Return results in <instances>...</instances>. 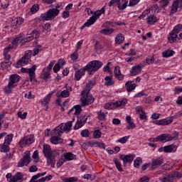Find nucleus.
I'll return each instance as SVG.
<instances>
[{
    "instance_id": "obj_1",
    "label": "nucleus",
    "mask_w": 182,
    "mask_h": 182,
    "mask_svg": "<svg viewBox=\"0 0 182 182\" xmlns=\"http://www.w3.org/2000/svg\"><path fill=\"white\" fill-rule=\"evenodd\" d=\"M43 153L46 159L47 164L53 168H55L56 157L59 156V152L56 151V150H52L50 146L48 144H44Z\"/></svg>"
},
{
    "instance_id": "obj_2",
    "label": "nucleus",
    "mask_w": 182,
    "mask_h": 182,
    "mask_svg": "<svg viewBox=\"0 0 182 182\" xmlns=\"http://www.w3.org/2000/svg\"><path fill=\"white\" fill-rule=\"evenodd\" d=\"M103 66V63L100 60H92L87 63V65L84 67L85 70L88 72L89 75H93L95 72H97L100 68Z\"/></svg>"
},
{
    "instance_id": "obj_3",
    "label": "nucleus",
    "mask_w": 182,
    "mask_h": 182,
    "mask_svg": "<svg viewBox=\"0 0 182 182\" xmlns=\"http://www.w3.org/2000/svg\"><path fill=\"white\" fill-rule=\"evenodd\" d=\"M80 102V106H81V107H85V106H89V105H92V103L95 102V98H93V96L90 95V92H82Z\"/></svg>"
},
{
    "instance_id": "obj_4",
    "label": "nucleus",
    "mask_w": 182,
    "mask_h": 182,
    "mask_svg": "<svg viewBox=\"0 0 182 182\" xmlns=\"http://www.w3.org/2000/svg\"><path fill=\"white\" fill-rule=\"evenodd\" d=\"M59 12L58 9H49L47 12L42 14L40 18H41L42 21H53L54 18L59 15Z\"/></svg>"
},
{
    "instance_id": "obj_5",
    "label": "nucleus",
    "mask_w": 182,
    "mask_h": 182,
    "mask_svg": "<svg viewBox=\"0 0 182 182\" xmlns=\"http://www.w3.org/2000/svg\"><path fill=\"white\" fill-rule=\"evenodd\" d=\"M32 56V50H27L25 52L24 55L20 59L15 65V68H22L25 65H28L31 62V58Z\"/></svg>"
},
{
    "instance_id": "obj_6",
    "label": "nucleus",
    "mask_w": 182,
    "mask_h": 182,
    "mask_svg": "<svg viewBox=\"0 0 182 182\" xmlns=\"http://www.w3.org/2000/svg\"><path fill=\"white\" fill-rule=\"evenodd\" d=\"M72 129V121H69L65 125H59L54 129V135L60 136L63 132L70 131Z\"/></svg>"
},
{
    "instance_id": "obj_7",
    "label": "nucleus",
    "mask_w": 182,
    "mask_h": 182,
    "mask_svg": "<svg viewBox=\"0 0 182 182\" xmlns=\"http://www.w3.org/2000/svg\"><path fill=\"white\" fill-rule=\"evenodd\" d=\"M126 103H127V100L124 99L115 102H108L104 106V107L107 110H114L117 107H124V106H126Z\"/></svg>"
},
{
    "instance_id": "obj_8",
    "label": "nucleus",
    "mask_w": 182,
    "mask_h": 182,
    "mask_svg": "<svg viewBox=\"0 0 182 182\" xmlns=\"http://www.w3.org/2000/svg\"><path fill=\"white\" fill-rule=\"evenodd\" d=\"M31 161V151H27L25 152V155L18 162L17 167H25V166H28Z\"/></svg>"
},
{
    "instance_id": "obj_9",
    "label": "nucleus",
    "mask_w": 182,
    "mask_h": 182,
    "mask_svg": "<svg viewBox=\"0 0 182 182\" xmlns=\"http://www.w3.org/2000/svg\"><path fill=\"white\" fill-rule=\"evenodd\" d=\"M35 141V136L33 135H27L20 140L18 146L23 149L28 145L32 144Z\"/></svg>"
},
{
    "instance_id": "obj_10",
    "label": "nucleus",
    "mask_w": 182,
    "mask_h": 182,
    "mask_svg": "<svg viewBox=\"0 0 182 182\" xmlns=\"http://www.w3.org/2000/svg\"><path fill=\"white\" fill-rule=\"evenodd\" d=\"M8 182H21L23 179V174L21 172H17L14 176H12L11 173L6 175Z\"/></svg>"
},
{
    "instance_id": "obj_11",
    "label": "nucleus",
    "mask_w": 182,
    "mask_h": 182,
    "mask_svg": "<svg viewBox=\"0 0 182 182\" xmlns=\"http://www.w3.org/2000/svg\"><path fill=\"white\" fill-rule=\"evenodd\" d=\"M21 77L17 74H13L9 76V81L7 85V87L9 90H12L15 86H16V83L19 82Z\"/></svg>"
},
{
    "instance_id": "obj_12",
    "label": "nucleus",
    "mask_w": 182,
    "mask_h": 182,
    "mask_svg": "<svg viewBox=\"0 0 182 182\" xmlns=\"http://www.w3.org/2000/svg\"><path fill=\"white\" fill-rule=\"evenodd\" d=\"M22 73H28L31 82H36L35 72L36 71V65H33L31 68H21Z\"/></svg>"
},
{
    "instance_id": "obj_13",
    "label": "nucleus",
    "mask_w": 182,
    "mask_h": 182,
    "mask_svg": "<svg viewBox=\"0 0 182 182\" xmlns=\"http://www.w3.org/2000/svg\"><path fill=\"white\" fill-rule=\"evenodd\" d=\"M31 41H33V36H28L23 39H22V37H16L12 41L11 46L12 48H16V46H18L21 42L25 43L26 42H31Z\"/></svg>"
},
{
    "instance_id": "obj_14",
    "label": "nucleus",
    "mask_w": 182,
    "mask_h": 182,
    "mask_svg": "<svg viewBox=\"0 0 182 182\" xmlns=\"http://www.w3.org/2000/svg\"><path fill=\"white\" fill-rule=\"evenodd\" d=\"M53 95V92L49 93L43 100H41L38 102L43 107H46V111H48V109L49 108V103H50V99H52Z\"/></svg>"
},
{
    "instance_id": "obj_15",
    "label": "nucleus",
    "mask_w": 182,
    "mask_h": 182,
    "mask_svg": "<svg viewBox=\"0 0 182 182\" xmlns=\"http://www.w3.org/2000/svg\"><path fill=\"white\" fill-rule=\"evenodd\" d=\"M86 122H87V117L85 115L80 116L79 118L77 119V121L75 125L73 127L74 130H77L80 129V127H83Z\"/></svg>"
},
{
    "instance_id": "obj_16",
    "label": "nucleus",
    "mask_w": 182,
    "mask_h": 182,
    "mask_svg": "<svg viewBox=\"0 0 182 182\" xmlns=\"http://www.w3.org/2000/svg\"><path fill=\"white\" fill-rule=\"evenodd\" d=\"M144 68V65L141 64L133 66L129 71V75L137 76V75L141 73V70H143Z\"/></svg>"
},
{
    "instance_id": "obj_17",
    "label": "nucleus",
    "mask_w": 182,
    "mask_h": 182,
    "mask_svg": "<svg viewBox=\"0 0 182 182\" xmlns=\"http://www.w3.org/2000/svg\"><path fill=\"white\" fill-rule=\"evenodd\" d=\"M164 164V159L163 157H159L154 159H152L151 165V170H156L158 167H160L161 164Z\"/></svg>"
},
{
    "instance_id": "obj_18",
    "label": "nucleus",
    "mask_w": 182,
    "mask_h": 182,
    "mask_svg": "<svg viewBox=\"0 0 182 182\" xmlns=\"http://www.w3.org/2000/svg\"><path fill=\"white\" fill-rule=\"evenodd\" d=\"M120 160L123 161L124 167L127 166V163H132L134 160V156L133 154L124 155L122 154L119 156Z\"/></svg>"
},
{
    "instance_id": "obj_19",
    "label": "nucleus",
    "mask_w": 182,
    "mask_h": 182,
    "mask_svg": "<svg viewBox=\"0 0 182 182\" xmlns=\"http://www.w3.org/2000/svg\"><path fill=\"white\" fill-rule=\"evenodd\" d=\"M96 21H97V18H96L95 16H92L90 19H88L87 21V22H85L82 27L80 28L81 31H83V29H85V28H89V26H90L91 25H93V23H95L96 22Z\"/></svg>"
},
{
    "instance_id": "obj_20",
    "label": "nucleus",
    "mask_w": 182,
    "mask_h": 182,
    "mask_svg": "<svg viewBox=\"0 0 182 182\" xmlns=\"http://www.w3.org/2000/svg\"><path fill=\"white\" fill-rule=\"evenodd\" d=\"M158 139H159V141L166 143L167 141H171V140H173V139H176V137L171 136H170V134H162L158 136Z\"/></svg>"
},
{
    "instance_id": "obj_21",
    "label": "nucleus",
    "mask_w": 182,
    "mask_h": 182,
    "mask_svg": "<svg viewBox=\"0 0 182 182\" xmlns=\"http://www.w3.org/2000/svg\"><path fill=\"white\" fill-rule=\"evenodd\" d=\"M178 4H180L179 0H176L173 2L172 6L171 7L169 16H173L174 14H177V11H178Z\"/></svg>"
},
{
    "instance_id": "obj_22",
    "label": "nucleus",
    "mask_w": 182,
    "mask_h": 182,
    "mask_svg": "<svg viewBox=\"0 0 182 182\" xmlns=\"http://www.w3.org/2000/svg\"><path fill=\"white\" fill-rule=\"evenodd\" d=\"M53 134L54 136H52L50 139L52 144H60L63 143L62 138L58 136V135H55V129L53 130Z\"/></svg>"
},
{
    "instance_id": "obj_23",
    "label": "nucleus",
    "mask_w": 182,
    "mask_h": 182,
    "mask_svg": "<svg viewBox=\"0 0 182 182\" xmlns=\"http://www.w3.org/2000/svg\"><path fill=\"white\" fill-rule=\"evenodd\" d=\"M80 112H82V106H80V105H75L73 108H71L68 113V114H70V113H73V114L77 116L80 114Z\"/></svg>"
},
{
    "instance_id": "obj_24",
    "label": "nucleus",
    "mask_w": 182,
    "mask_h": 182,
    "mask_svg": "<svg viewBox=\"0 0 182 182\" xmlns=\"http://www.w3.org/2000/svg\"><path fill=\"white\" fill-rule=\"evenodd\" d=\"M86 70L85 67L82 68L77 70L75 73V79L76 80H79L80 79H82V76H85Z\"/></svg>"
},
{
    "instance_id": "obj_25",
    "label": "nucleus",
    "mask_w": 182,
    "mask_h": 182,
    "mask_svg": "<svg viewBox=\"0 0 182 182\" xmlns=\"http://www.w3.org/2000/svg\"><path fill=\"white\" fill-rule=\"evenodd\" d=\"M164 151L165 153H171V151H177V146L174 144L168 145L164 147Z\"/></svg>"
},
{
    "instance_id": "obj_26",
    "label": "nucleus",
    "mask_w": 182,
    "mask_h": 182,
    "mask_svg": "<svg viewBox=\"0 0 182 182\" xmlns=\"http://www.w3.org/2000/svg\"><path fill=\"white\" fill-rule=\"evenodd\" d=\"M114 75L115 77L118 79V80H123V79H124V75H122V72L120 71V67L119 66L115 67Z\"/></svg>"
},
{
    "instance_id": "obj_27",
    "label": "nucleus",
    "mask_w": 182,
    "mask_h": 182,
    "mask_svg": "<svg viewBox=\"0 0 182 182\" xmlns=\"http://www.w3.org/2000/svg\"><path fill=\"white\" fill-rule=\"evenodd\" d=\"M127 4H129L128 0H122L121 2L120 1H119L117 2L118 9H119V11H123V9H126L127 8Z\"/></svg>"
},
{
    "instance_id": "obj_28",
    "label": "nucleus",
    "mask_w": 182,
    "mask_h": 182,
    "mask_svg": "<svg viewBox=\"0 0 182 182\" xmlns=\"http://www.w3.org/2000/svg\"><path fill=\"white\" fill-rule=\"evenodd\" d=\"M93 86H95V81L90 80L89 82L86 84L82 92H90L92 89H93Z\"/></svg>"
},
{
    "instance_id": "obj_29",
    "label": "nucleus",
    "mask_w": 182,
    "mask_h": 182,
    "mask_svg": "<svg viewBox=\"0 0 182 182\" xmlns=\"http://www.w3.org/2000/svg\"><path fill=\"white\" fill-rule=\"evenodd\" d=\"M64 158L67 161H71V160H76V155L72 154V152H68L64 154Z\"/></svg>"
},
{
    "instance_id": "obj_30",
    "label": "nucleus",
    "mask_w": 182,
    "mask_h": 182,
    "mask_svg": "<svg viewBox=\"0 0 182 182\" xmlns=\"http://www.w3.org/2000/svg\"><path fill=\"white\" fill-rule=\"evenodd\" d=\"M23 22V18L18 17V18H14L11 21V23L13 26H17V25H22V23Z\"/></svg>"
},
{
    "instance_id": "obj_31",
    "label": "nucleus",
    "mask_w": 182,
    "mask_h": 182,
    "mask_svg": "<svg viewBox=\"0 0 182 182\" xmlns=\"http://www.w3.org/2000/svg\"><path fill=\"white\" fill-rule=\"evenodd\" d=\"M137 85L136 84H132V81H128L125 84V87H127V92H132L136 89V87Z\"/></svg>"
},
{
    "instance_id": "obj_32",
    "label": "nucleus",
    "mask_w": 182,
    "mask_h": 182,
    "mask_svg": "<svg viewBox=\"0 0 182 182\" xmlns=\"http://www.w3.org/2000/svg\"><path fill=\"white\" fill-rule=\"evenodd\" d=\"M171 123H173V117L161 119V126H167Z\"/></svg>"
},
{
    "instance_id": "obj_33",
    "label": "nucleus",
    "mask_w": 182,
    "mask_h": 182,
    "mask_svg": "<svg viewBox=\"0 0 182 182\" xmlns=\"http://www.w3.org/2000/svg\"><path fill=\"white\" fill-rule=\"evenodd\" d=\"M113 76H107L105 77V85L106 86H113L114 85V81H113L112 79Z\"/></svg>"
},
{
    "instance_id": "obj_34",
    "label": "nucleus",
    "mask_w": 182,
    "mask_h": 182,
    "mask_svg": "<svg viewBox=\"0 0 182 182\" xmlns=\"http://www.w3.org/2000/svg\"><path fill=\"white\" fill-rule=\"evenodd\" d=\"M147 23L148 25H153L157 22V18L156 16H149L147 18Z\"/></svg>"
},
{
    "instance_id": "obj_35",
    "label": "nucleus",
    "mask_w": 182,
    "mask_h": 182,
    "mask_svg": "<svg viewBox=\"0 0 182 182\" xmlns=\"http://www.w3.org/2000/svg\"><path fill=\"white\" fill-rule=\"evenodd\" d=\"M11 65H12V62L11 61H4L0 63V66L3 70L8 69V68H11Z\"/></svg>"
},
{
    "instance_id": "obj_36",
    "label": "nucleus",
    "mask_w": 182,
    "mask_h": 182,
    "mask_svg": "<svg viewBox=\"0 0 182 182\" xmlns=\"http://www.w3.org/2000/svg\"><path fill=\"white\" fill-rule=\"evenodd\" d=\"M113 161L118 171H120V172L123 171V168H122V163L120 162V161L115 158L113 159Z\"/></svg>"
},
{
    "instance_id": "obj_37",
    "label": "nucleus",
    "mask_w": 182,
    "mask_h": 182,
    "mask_svg": "<svg viewBox=\"0 0 182 182\" xmlns=\"http://www.w3.org/2000/svg\"><path fill=\"white\" fill-rule=\"evenodd\" d=\"M115 42L119 44L123 43V42H124V36H123V34H118L115 38Z\"/></svg>"
},
{
    "instance_id": "obj_38",
    "label": "nucleus",
    "mask_w": 182,
    "mask_h": 182,
    "mask_svg": "<svg viewBox=\"0 0 182 182\" xmlns=\"http://www.w3.org/2000/svg\"><path fill=\"white\" fill-rule=\"evenodd\" d=\"M9 150H11V148L9 147V144H4L1 145L0 148V151L3 153H8L9 152Z\"/></svg>"
},
{
    "instance_id": "obj_39",
    "label": "nucleus",
    "mask_w": 182,
    "mask_h": 182,
    "mask_svg": "<svg viewBox=\"0 0 182 182\" xmlns=\"http://www.w3.org/2000/svg\"><path fill=\"white\" fill-rule=\"evenodd\" d=\"M176 53L173 50H165L162 53L164 58H170V56H173Z\"/></svg>"
},
{
    "instance_id": "obj_40",
    "label": "nucleus",
    "mask_w": 182,
    "mask_h": 182,
    "mask_svg": "<svg viewBox=\"0 0 182 182\" xmlns=\"http://www.w3.org/2000/svg\"><path fill=\"white\" fill-rule=\"evenodd\" d=\"M14 139V134H9L5 137L4 144H11L12 139Z\"/></svg>"
},
{
    "instance_id": "obj_41",
    "label": "nucleus",
    "mask_w": 182,
    "mask_h": 182,
    "mask_svg": "<svg viewBox=\"0 0 182 182\" xmlns=\"http://www.w3.org/2000/svg\"><path fill=\"white\" fill-rule=\"evenodd\" d=\"M143 163V159L140 157H137L134 161V166L136 167V168H139L140 167V164Z\"/></svg>"
},
{
    "instance_id": "obj_42",
    "label": "nucleus",
    "mask_w": 182,
    "mask_h": 182,
    "mask_svg": "<svg viewBox=\"0 0 182 182\" xmlns=\"http://www.w3.org/2000/svg\"><path fill=\"white\" fill-rule=\"evenodd\" d=\"M105 6H104L100 10L95 11L94 14V15H95L94 16L95 18H97V19H99V16H100V15H102V14H105Z\"/></svg>"
},
{
    "instance_id": "obj_43",
    "label": "nucleus",
    "mask_w": 182,
    "mask_h": 182,
    "mask_svg": "<svg viewBox=\"0 0 182 182\" xmlns=\"http://www.w3.org/2000/svg\"><path fill=\"white\" fill-rule=\"evenodd\" d=\"M114 32V29L110 28V29H102L100 31V33H102V35H110V33H113Z\"/></svg>"
},
{
    "instance_id": "obj_44",
    "label": "nucleus",
    "mask_w": 182,
    "mask_h": 182,
    "mask_svg": "<svg viewBox=\"0 0 182 182\" xmlns=\"http://www.w3.org/2000/svg\"><path fill=\"white\" fill-rule=\"evenodd\" d=\"M9 52V50H8V48L4 49V56L6 62H9V59H11V55L8 54Z\"/></svg>"
},
{
    "instance_id": "obj_45",
    "label": "nucleus",
    "mask_w": 182,
    "mask_h": 182,
    "mask_svg": "<svg viewBox=\"0 0 182 182\" xmlns=\"http://www.w3.org/2000/svg\"><path fill=\"white\" fill-rule=\"evenodd\" d=\"M94 139H100L102 137V132L99 129H96L93 132Z\"/></svg>"
},
{
    "instance_id": "obj_46",
    "label": "nucleus",
    "mask_w": 182,
    "mask_h": 182,
    "mask_svg": "<svg viewBox=\"0 0 182 182\" xmlns=\"http://www.w3.org/2000/svg\"><path fill=\"white\" fill-rule=\"evenodd\" d=\"M181 29L182 24H178L173 28L172 31L175 32L176 33H180V32H181Z\"/></svg>"
},
{
    "instance_id": "obj_47",
    "label": "nucleus",
    "mask_w": 182,
    "mask_h": 182,
    "mask_svg": "<svg viewBox=\"0 0 182 182\" xmlns=\"http://www.w3.org/2000/svg\"><path fill=\"white\" fill-rule=\"evenodd\" d=\"M38 11H39V4H34L31 8V14H36V12H38Z\"/></svg>"
},
{
    "instance_id": "obj_48",
    "label": "nucleus",
    "mask_w": 182,
    "mask_h": 182,
    "mask_svg": "<svg viewBox=\"0 0 182 182\" xmlns=\"http://www.w3.org/2000/svg\"><path fill=\"white\" fill-rule=\"evenodd\" d=\"M127 140H129V136H124L118 139L117 141L118 143H121V144H124L125 143H127Z\"/></svg>"
},
{
    "instance_id": "obj_49",
    "label": "nucleus",
    "mask_w": 182,
    "mask_h": 182,
    "mask_svg": "<svg viewBox=\"0 0 182 182\" xmlns=\"http://www.w3.org/2000/svg\"><path fill=\"white\" fill-rule=\"evenodd\" d=\"M105 28H108L109 26H111L112 28H114L116 25H117V23L113 22V21H107L105 23Z\"/></svg>"
},
{
    "instance_id": "obj_50",
    "label": "nucleus",
    "mask_w": 182,
    "mask_h": 182,
    "mask_svg": "<svg viewBox=\"0 0 182 182\" xmlns=\"http://www.w3.org/2000/svg\"><path fill=\"white\" fill-rule=\"evenodd\" d=\"M64 182H75L77 181V178L76 177H70V178H65L63 179Z\"/></svg>"
},
{
    "instance_id": "obj_51",
    "label": "nucleus",
    "mask_w": 182,
    "mask_h": 182,
    "mask_svg": "<svg viewBox=\"0 0 182 182\" xmlns=\"http://www.w3.org/2000/svg\"><path fill=\"white\" fill-rule=\"evenodd\" d=\"M98 119L99 120H105V117H106V114H105V112H103L102 110H100L98 112Z\"/></svg>"
},
{
    "instance_id": "obj_52",
    "label": "nucleus",
    "mask_w": 182,
    "mask_h": 182,
    "mask_svg": "<svg viewBox=\"0 0 182 182\" xmlns=\"http://www.w3.org/2000/svg\"><path fill=\"white\" fill-rule=\"evenodd\" d=\"M24 97L26 99H35V95L32 94V92H28L25 94Z\"/></svg>"
},
{
    "instance_id": "obj_53",
    "label": "nucleus",
    "mask_w": 182,
    "mask_h": 182,
    "mask_svg": "<svg viewBox=\"0 0 182 182\" xmlns=\"http://www.w3.org/2000/svg\"><path fill=\"white\" fill-rule=\"evenodd\" d=\"M80 134L82 137H89L90 136L89 129H84L81 131Z\"/></svg>"
},
{
    "instance_id": "obj_54",
    "label": "nucleus",
    "mask_w": 182,
    "mask_h": 182,
    "mask_svg": "<svg viewBox=\"0 0 182 182\" xmlns=\"http://www.w3.org/2000/svg\"><path fill=\"white\" fill-rule=\"evenodd\" d=\"M78 56L77 50H75V52L71 54L70 58L72 60H77Z\"/></svg>"
},
{
    "instance_id": "obj_55",
    "label": "nucleus",
    "mask_w": 182,
    "mask_h": 182,
    "mask_svg": "<svg viewBox=\"0 0 182 182\" xmlns=\"http://www.w3.org/2000/svg\"><path fill=\"white\" fill-rule=\"evenodd\" d=\"M146 60L148 65H151L154 63V57L149 56L148 58H146Z\"/></svg>"
},
{
    "instance_id": "obj_56",
    "label": "nucleus",
    "mask_w": 182,
    "mask_h": 182,
    "mask_svg": "<svg viewBox=\"0 0 182 182\" xmlns=\"http://www.w3.org/2000/svg\"><path fill=\"white\" fill-rule=\"evenodd\" d=\"M58 95L60 97H69V96L70 95V93H69V92H61L60 94H58Z\"/></svg>"
},
{
    "instance_id": "obj_57",
    "label": "nucleus",
    "mask_w": 182,
    "mask_h": 182,
    "mask_svg": "<svg viewBox=\"0 0 182 182\" xmlns=\"http://www.w3.org/2000/svg\"><path fill=\"white\" fill-rule=\"evenodd\" d=\"M166 177L168 182H173L174 181V178H176L173 172L171 174L167 175Z\"/></svg>"
},
{
    "instance_id": "obj_58",
    "label": "nucleus",
    "mask_w": 182,
    "mask_h": 182,
    "mask_svg": "<svg viewBox=\"0 0 182 182\" xmlns=\"http://www.w3.org/2000/svg\"><path fill=\"white\" fill-rule=\"evenodd\" d=\"M140 2V0H130L128 6H135Z\"/></svg>"
},
{
    "instance_id": "obj_59",
    "label": "nucleus",
    "mask_w": 182,
    "mask_h": 182,
    "mask_svg": "<svg viewBox=\"0 0 182 182\" xmlns=\"http://www.w3.org/2000/svg\"><path fill=\"white\" fill-rule=\"evenodd\" d=\"M17 115L20 117V119H26V116H28V112H23L22 114V112H18L17 113Z\"/></svg>"
},
{
    "instance_id": "obj_60",
    "label": "nucleus",
    "mask_w": 182,
    "mask_h": 182,
    "mask_svg": "<svg viewBox=\"0 0 182 182\" xmlns=\"http://www.w3.org/2000/svg\"><path fill=\"white\" fill-rule=\"evenodd\" d=\"M128 126H127L126 129L127 130H132V129H134V127H136V124H134V122H128Z\"/></svg>"
},
{
    "instance_id": "obj_61",
    "label": "nucleus",
    "mask_w": 182,
    "mask_h": 182,
    "mask_svg": "<svg viewBox=\"0 0 182 182\" xmlns=\"http://www.w3.org/2000/svg\"><path fill=\"white\" fill-rule=\"evenodd\" d=\"M31 36H33V37L35 36L36 39H38V38H39L41 33H39V31H36V30H33L32 32H31Z\"/></svg>"
},
{
    "instance_id": "obj_62",
    "label": "nucleus",
    "mask_w": 182,
    "mask_h": 182,
    "mask_svg": "<svg viewBox=\"0 0 182 182\" xmlns=\"http://www.w3.org/2000/svg\"><path fill=\"white\" fill-rule=\"evenodd\" d=\"M41 77L42 79H43V80H46L47 79H49L50 77V74L49 73V72L44 73L43 74H42Z\"/></svg>"
},
{
    "instance_id": "obj_63",
    "label": "nucleus",
    "mask_w": 182,
    "mask_h": 182,
    "mask_svg": "<svg viewBox=\"0 0 182 182\" xmlns=\"http://www.w3.org/2000/svg\"><path fill=\"white\" fill-rule=\"evenodd\" d=\"M160 4L161 8H166L168 5V0H161Z\"/></svg>"
},
{
    "instance_id": "obj_64",
    "label": "nucleus",
    "mask_w": 182,
    "mask_h": 182,
    "mask_svg": "<svg viewBox=\"0 0 182 182\" xmlns=\"http://www.w3.org/2000/svg\"><path fill=\"white\" fill-rule=\"evenodd\" d=\"M150 181V178L147 176H143L139 179V182H149Z\"/></svg>"
}]
</instances>
